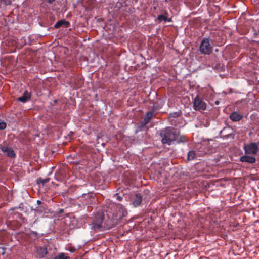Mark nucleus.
I'll list each match as a JSON object with an SVG mask.
<instances>
[{"label":"nucleus","instance_id":"29","mask_svg":"<svg viewBox=\"0 0 259 259\" xmlns=\"http://www.w3.org/2000/svg\"><path fill=\"white\" fill-rule=\"evenodd\" d=\"M70 250V252H73L75 251V249H70V250Z\"/></svg>","mask_w":259,"mask_h":259},{"label":"nucleus","instance_id":"7","mask_svg":"<svg viewBox=\"0 0 259 259\" xmlns=\"http://www.w3.org/2000/svg\"><path fill=\"white\" fill-rule=\"evenodd\" d=\"M240 161L242 162L253 164L256 162V158L254 156H248L246 154L240 158Z\"/></svg>","mask_w":259,"mask_h":259},{"label":"nucleus","instance_id":"28","mask_svg":"<svg viewBox=\"0 0 259 259\" xmlns=\"http://www.w3.org/2000/svg\"><path fill=\"white\" fill-rule=\"evenodd\" d=\"M37 203L38 205H40L42 203V202L40 200H37Z\"/></svg>","mask_w":259,"mask_h":259},{"label":"nucleus","instance_id":"16","mask_svg":"<svg viewBox=\"0 0 259 259\" xmlns=\"http://www.w3.org/2000/svg\"><path fill=\"white\" fill-rule=\"evenodd\" d=\"M174 141H176L177 143L180 144V143H185L188 141V139L186 138V136L182 135H180L179 134V136H177V138H176V139H175Z\"/></svg>","mask_w":259,"mask_h":259},{"label":"nucleus","instance_id":"17","mask_svg":"<svg viewBox=\"0 0 259 259\" xmlns=\"http://www.w3.org/2000/svg\"><path fill=\"white\" fill-rule=\"evenodd\" d=\"M153 116V112H147L146 114L145 115L144 121H145V123H148L150 121V120L152 119V117Z\"/></svg>","mask_w":259,"mask_h":259},{"label":"nucleus","instance_id":"31","mask_svg":"<svg viewBox=\"0 0 259 259\" xmlns=\"http://www.w3.org/2000/svg\"><path fill=\"white\" fill-rule=\"evenodd\" d=\"M258 144L259 145V142H258Z\"/></svg>","mask_w":259,"mask_h":259},{"label":"nucleus","instance_id":"6","mask_svg":"<svg viewBox=\"0 0 259 259\" xmlns=\"http://www.w3.org/2000/svg\"><path fill=\"white\" fill-rule=\"evenodd\" d=\"M103 219V216L102 214H98L96 215L95 219L93 222V228L95 230H100L102 228Z\"/></svg>","mask_w":259,"mask_h":259},{"label":"nucleus","instance_id":"25","mask_svg":"<svg viewBox=\"0 0 259 259\" xmlns=\"http://www.w3.org/2000/svg\"><path fill=\"white\" fill-rule=\"evenodd\" d=\"M147 124V123H145V121H144V120L140 122V124H141V127L145 126Z\"/></svg>","mask_w":259,"mask_h":259},{"label":"nucleus","instance_id":"14","mask_svg":"<svg viewBox=\"0 0 259 259\" xmlns=\"http://www.w3.org/2000/svg\"><path fill=\"white\" fill-rule=\"evenodd\" d=\"M70 23L68 21H65L64 20H61L58 21L54 25V28L56 29H58L61 26H64L65 28H67L69 26Z\"/></svg>","mask_w":259,"mask_h":259},{"label":"nucleus","instance_id":"4","mask_svg":"<svg viewBox=\"0 0 259 259\" xmlns=\"http://www.w3.org/2000/svg\"><path fill=\"white\" fill-rule=\"evenodd\" d=\"M206 104L198 96H197L193 101V108L195 110H204L206 109Z\"/></svg>","mask_w":259,"mask_h":259},{"label":"nucleus","instance_id":"5","mask_svg":"<svg viewBox=\"0 0 259 259\" xmlns=\"http://www.w3.org/2000/svg\"><path fill=\"white\" fill-rule=\"evenodd\" d=\"M0 149L3 153L10 158H15L16 156L15 151L11 147L0 144Z\"/></svg>","mask_w":259,"mask_h":259},{"label":"nucleus","instance_id":"2","mask_svg":"<svg viewBox=\"0 0 259 259\" xmlns=\"http://www.w3.org/2000/svg\"><path fill=\"white\" fill-rule=\"evenodd\" d=\"M213 48L210 44L208 38H204L201 41L199 46V51L203 55H210L212 53Z\"/></svg>","mask_w":259,"mask_h":259},{"label":"nucleus","instance_id":"10","mask_svg":"<svg viewBox=\"0 0 259 259\" xmlns=\"http://www.w3.org/2000/svg\"><path fill=\"white\" fill-rule=\"evenodd\" d=\"M142 197L139 193H137L133 199V204L135 207L139 206L141 203Z\"/></svg>","mask_w":259,"mask_h":259},{"label":"nucleus","instance_id":"27","mask_svg":"<svg viewBox=\"0 0 259 259\" xmlns=\"http://www.w3.org/2000/svg\"><path fill=\"white\" fill-rule=\"evenodd\" d=\"M117 199L120 201H121L122 200V197L120 196H118L117 197Z\"/></svg>","mask_w":259,"mask_h":259},{"label":"nucleus","instance_id":"26","mask_svg":"<svg viewBox=\"0 0 259 259\" xmlns=\"http://www.w3.org/2000/svg\"><path fill=\"white\" fill-rule=\"evenodd\" d=\"M55 0H46V1L49 4H52Z\"/></svg>","mask_w":259,"mask_h":259},{"label":"nucleus","instance_id":"23","mask_svg":"<svg viewBox=\"0 0 259 259\" xmlns=\"http://www.w3.org/2000/svg\"><path fill=\"white\" fill-rule=\"evenodd\" d=\"M12 0H1L2 2H3L5 5H10L12 3Z\"/></svg>","mask_w":259,"mask_h":259},{"label":"nucleus","instance_id":"1","mask_svg":"<svg viewBox=\"0 0 259 259\" xmlns=\"http://www.w3.org/2000/svg\"><path fill=\"white\" fill-rule=\"evenodd\" d=\"M160 136L163 144L170 145L177 136H179V131L175 128L168 127L161 131Z\"/></svg>","mask_w":259,"mask_h":259},{"label":"nucleus","instance_id":"11","mask_svg":"<svg viewBox=\"0 0 259 259\" xmlns=\"http://www.w3.org/2000/svg\"><path fill=\"white\" fill-rule=\"evenodd\" d=\"M37 255L39 258H43L48 253L47 248L46 247H38L36 250Z\"/></svg>","mask_w":259,"mask_h":259},{"label":"nucleus","instance_id":"18","mask_svg":"<svg viewBox=\"0 0 259 259\" xmlns=\"http://www.w3.org/2000/svg\"><path fill=\"white\" fill-rule=\"evenodd\" d=\"M54 259H70V257L64 253H61L56 255Z\"/></svg>","mask_w":259,"mask_h":259},{"label":"nucleus","instance_id":"20","mask_svg":"<svg viewBox=\"0 0 259 259\" xmlns=\"http://www.w3.org/2000/svg\"><path fill=\"white\" fill-rule=\"evenodd\" d=\"M49 181V179H41V178H39V179H38L37 181V183L38 184H41L42 185H44L45 184L48 183Z\"/></svg>","mask_w":259,"mask_h":259},{"label":"nucleus","instance_id":"30","mask_svg":"<svg viewBox=\"0 0 259 259\" xmlns=\"http://www.w3.org/2000/svg\"><path fill=\"white\" fill-rule=\"evenodd\" d=\"M63 211V209H60V212H61H61H62Z\"/></svg>","mask_w":259,"mask_h":259},{"label":"nucleus","instance_id":"15","mask_svg":"<svg viewBox=\"0 0 259 259\" xmlns=\"http://www.w3.org/2000/svg\"><path fill=\"white\" fill-rule=\"evenodd\" d=\"M116 207L119 209V219H121L122 218L124 217L125 215H126V210L120 204H118L116 205Z\"/></svg>","mask_w":259,"mask_h":259},{"label":"nucleus","instance_id":"3","mask_svg":"<svg viewBox=\"0 0 259 259\" xmlns=\"http://www.w3.org/2000/svg\"><path fill=\"white\" fill-rule=\"evenodd\" d=\"M245 154H256L259 151L258 144L256 143L252 142L247 145H244L243 147Z\"/></svg>","mask_w":259,"mask_h":259},{"label":"nucleus","instance_id":"12","mask_svg":"<svg viewBox=\"0 0 259 259\" xmlns=\"http://www.w3.org/2000/svg\"><path fill=\"white\" fill-rule=\"evenodd\" d=\"M243 117V115L238 113L237 112L234 111L230 115V119L234 122L240 121Z\"/></svg>","mask_w":259,"mask_h":259},{"label":"nucleus","instance_id":"24","mask_svg":"<svg viewBox=\"0 0 259 259\" xmlns=\"http://www.w3.org/2000/svg\"><path fill=\"white\" fill-rule=\"evenodd\" d=\"M0 249H2V255H4L5 254V248L4 247H0Z\"/></svg>","mask_w":259,"mask_h":259},{"label":"nucleus","instance_id":"19","mask_svg":"<svg viewBox=\"0 0 259 259\" xmlns=\"http://www.w3.org/2000/svg\"><path fill=\"white\" fill-rule=\"evenodd\" d=\"M196 154L194 151H190L188 153L187 159L188 160H192L194 159Z\"/></svg>","mask_w":259,"mask_h":259},{"label":"nucleus","instance_id":"21","mask_svg":"<svg viewBox=\"0 0 259 259\" xmlns=\"http://www.w3.org/2000/svg\"><path fill=\"white\" fill-rule=\"evenodd\" d=\"M180 115V113L179 112H175L173 113H171L169 114V117H179Z\"/></svg>","mask_w":259,"mask_h":259},{"label":"nucleus","instance_id":"8","mask_svg":"<svg viewBox=\"0 0 259 259\" xmlns=\"http://www.w3.org/2000/svg\"><path fill=\"white\" fill-rule=\"evenodd\" d=\"M31 98V94L27 91H25L23 95L18 98V100L22 103H26Z\"/></svg>","mask_w":259,"mask_h":259},{"label":"nucleus","instance_id":"9","mask_svg":"<svg viewBox=\"0 0 259 259\" xmlns=\"http://www.w3.org/2000/svg\"><path fill=\"white\" fill-rule=\"evenodd\" d=\"M94 199L92 197L90 194H83L81 197L80 198V201L82 202V203L88 205L90 204L92 201V199Z\"/></svg>","mask_w":259,"mask_h":259},{"label":"nucleus","instance_id":"22","mask_svg":"<svg viewBox=\"0 0 259 259\" xmlns=\"http://www.w3.org/2000/svg\"><path fill=\"white\" fill-rule=\"evenodd\" d=\"M6 127V123L0 120V130H4Z\"/></svg>","mask_w":259,"mask_h":259},{"label":"nucleus","instance_id":"13","mask_svg":"<svg viewBox=\"0 0 259 259\" xmlns=\"http://www.w3.org/2000/svg\"><path fill=\"white\" fill-rule=\"evenodd\" d=\"M168 15V13L166 11H164V13L163 14L158 15V16L157 17V20L160 22H162V21L171 22V19L168 18V17H167Z\"/></svg>","mask_w":259,"mask_h":259}]
</instances>
